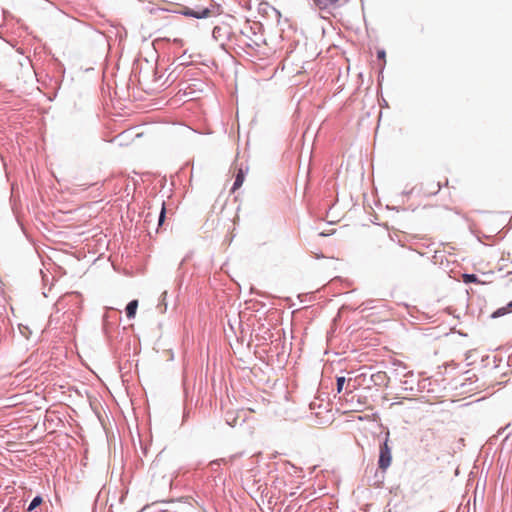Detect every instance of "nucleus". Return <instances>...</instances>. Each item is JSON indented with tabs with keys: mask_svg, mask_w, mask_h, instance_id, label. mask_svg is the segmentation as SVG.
Wrapping results in <instances>:
<instances>
[{
	"mask_svg": "<svg viewBox=\"0 0 512 512\" xmlns=\"http://www.w3.org/2000/svg\"><path fill=\"white\" fill-rule=\"evenodd\" d=\"M389 436L390 433L387 431L379 448L378 467L383 471H385L392 462V447L389 445Z\"/></svg>",
	"mask_w": 512,
	"mask_h": 512,
	"instance_id": "1",
	"label": "nucleus"
},
{
	"mask_svg": "<svg viewBox=\"0 0 512 512\" xmlns=\"http://www.w3.org/2000/svg\"><path fill=\"white\" fill-rule=\"evenodd\" d=\"M179 13L186 17L196 18V19H205L208 18L211 14V10L209 7H204L201 9H193L188 6H183Z\"/></svg>",
	"mask_w": 512,
	"mask_h": 512,
	"instance_id": "2",
	"label": "nucleus"
},
{
	"mask_svg": "<svg viewBox=\"0 0 512 512\" xmlns=\"http://www.w3.org/2000/svg\"><path fill=\"white\" fill-rule=\"evenodd\" d=\"M281 470L292 477H303V470L300 467L286 461L281 464Z\"/></svg>",
	"mask_w": 512,
	"mask_h": 512,
	"instance_id": "3",
	"label": "nucleus"
},
{
	"mask_svg": "<svg viewBox=\"0 0 512 512\" xmlns=\"http://www.w3.org/2000/svg\"><path fill=\"white\" fill-rule=\"evenodd\" d=\"M246 170H244L243 168H239L236 175H235V180H234V183H233V186L231 188V191L234 192L236 191L237 189H239L244 180H245V174H246Z\"/></svg>",
	"mask_w": 512,
	"mask_h": 512,
	"instance_id": "4",
	"label": "nucleus"
},
{
	"mask_svg": "<svg viewBox=\"0 0 512 512\" xmlns=\"http://www.w3.org/2000/svg\"><path fill=\"white\" fill-rule=\"evenodd\" d=\"M137 308H138V300H136V299L131 300L126 305L125 312H126V316H127L128 319L135 318V315H136V312H137Z\"/></svg>",
	"mask_w": 512,
	"mask_h": 512,
	"instance_id": "5",
	"label": "nucleus"
},
{
	"mask_svg": "<svg viewBox=\"0 0 512 512\" xmlns=\"http://www.w3.org/2000/svg\"><path fill=\"white\" fill-rule=\"evenodd\" d=\"M153 72H154V80L153 81L156 84L155 89H165L170 85V83H168L170 75L163 82L159 83L162 78V75H158V72L156 69H154Z\"/></svg>",
	"mask_w": 512,
	"mask_h": 512,
	"instance_id": "6",
	"label": "nucleus"
},
{
	"mask_svg": "<svg viewBox=\"0 0 512 512\" xmlns=\"http://www.w3.org/2000/svg\"><path fill=\"white\" fill-rule=\"evenodd\" d=\"M511 312V308H508V304L504 307H500L498 309H496L491 315L490 317L492 319H496V318H499V317H502L508 313Z\"/></svg>",
	"mask_w": 512,
	"mask_h": 512,
	"instance_id": "7",
	"label": "nucleus"
},
{
	"mask_svg": "<svg viewBox=\"0 0 512 512\" xmlns=\"http://www.w3.org/2000/svg\"><path fill=\"white\" fill-rule=\"evenodd\" d=\"M42 502H43L42 496L36 495L29 503V505L27 507V511L31 512V511L35 510L37 507H39L42 504Z\"/></svg>",
	"mask_w": 512,
	"mask_h": 512,
	"instance_id": "8",
	"label": "nucleus"
},
{
	"mask_svg": "<svg viewBox=\"0 0 512 512\" xmlns=\"http://www.w3.org/2000/svg\"><path fill=\"white\" fill-rule=\"evenodd\" d=\"M338 1L339 0H314L315 4L320 9H325V8L329 7L330 5H332V4H335Z\"/></svg>",
	"mask_w": 512,
	"mask_h": 512,
	"instance_id": "9",
	"label": "nucleus"
},
{
	"mask_svg": "<svg viewBox=\"0 0 512 512\" xmlns=\"http://www.w3.org/2000/svg\"><path fill=\"white\" fill-rule=\"evenodd\" d=\"M222 462H225V459H216L209 463V467L211 470L215 473H217L220 470V465Z\"/></svg>",
	"mask_w": 512,
	"mask_h": 512,
	"instance_id": "10",
	"label": "nucleus"
},
{
	"mask_svg": "<svg viewBox=\"0 0 512 512\" xmlns=\"http://www.w3.org/2000/svg\"><path fill=\"white\" fill-rule=\"evenodd\" d=\"M166 297H167V291H164V292L161 294L160 302H159V304H158V308H159L162 312H165V311H166V309H167Z\"/></svg>",
	"mask_w": 512,
	"mask_h": 512,
	"instance_id": "11",
	"label": "nucleus"
},
{
	"mask_svg": "<svg viewBox=\"0 0 512 512\" xmlns=\"http://www.w3.org/2000/svg\"><path fill=\"white\" fill-rule=\"evenodd\" d=\"M345 381H346V379L343 376H338L336 378V391H337V393H341L342 392L344 384H345Z\"/></svg>",
	"mask_w": 512,
	"mask_h": 512,
	"instance_id": "12",
	"label": "nucleus"
},
{
	"mask_svg": "<svg viewBox=\"0 0 512 512\" xmlns=\"http://www.w3.org/2000/svg\"><path fill=\"white\" fill-rule=\"evenodd\" d=\"M464 282L465 283H478L479 279L475 274H464Z\"/></svg>",
	"mask_w": 512,
	"mask_h": 512,
	"instance_id": "13",
	"label": "nucleus"
},
{
	"mask_svg": "<svg viewBox=\"0 0 512 512\" xmlns=\"http://www.w3.org/2000/svg\"><path fill=\"white\" fill-rule=\"evenodd\" d=\"M18 328H19V332L22 334V336L25 337L26 339H28L30 334L32 333L30 328L28 326H25L22 324H20Z\"/></svg>",
	"mask_w": 512,
	"mask_h": 512,
	"instance_id": "14",
	"label": "nucleus"
},
{
	"mask_svg": "<svg viewBox=\"0 0 512 512\" xmlns=\"http://www.w3.org/2000/svg\"><path fill=\"white\" fill-rule=\"evenodd\" d=\"M377 58H378L379 60H383V61H384V63L386 62V60H385V58H386V52H385V50H384V49H379V50L377 51ZM384 66H385V64H384V65L382 66V68H381V71H380V73H381V74L383 73Z\"/></svg>",
	"mask_w": 512,
	"mask_h": 512,
	"instance_id": "15",
	"label": "nucleus"
},
{
	"mask_svg": "<svg viewBox=\"0 0 512 512\" xmlns=\"http://www.w3.org/2000/svg\"><path fill=\"white\" fill-rule=\"evenodd\" d=\"M165 215H166L165 203L162 202V208H161L160 214L158 216L159 225H161L164 222L165 217H166Z\"/></svg>",
	"mask_w": 512,
	"mask_h": 512,
	"instance_id": "16",
	"label": "nucleus"
},
{
	"mask_svg": "<svg viewBox=\"0 0 512 512\" xmlns=\"http://www.w3.org/2000/svg\"><path fill=\"white\" fill-rule=\"evenodd\" d=\"M189 417H190V410L187 408H184L181 425H183L189 419Z\"/></svg>",
	"mask_w": 512,
	"mask_h": 512,
	"instance_id": "17",
	"label": "nucleus"
},
{
	"mask_svg": "<svg viewBox=\"0 0 512 512\" xmlns=\"http://www.w3.org/2000/svg\"><path fill=\"white\" fill-rule=\"evenodd\" d=\"M233 421H236V418H233V420H229V418L226 419L227 424L233 426Z\"/></svg>",
	"mask_w": 512,
	"mask_h": 512,
	"instance_id": "18",
	"label": "nucleus"
},
{
	"mask_svg": "<svg viewBox=\"0 0 512 512\" xmlns=\"http://www.w3.org/2000/svg\"><path fill=\"white\" fill-rule=\"evenodd\" d=\"M233 421H236V418H233V420H229V418L226 419L227 424L233 426Z\"/></svg>",
	"mask_w": 512,
	"mask_h": 512,
	"instance_id": "19",
	"label": "nucleus"
},
{
	"mask_svg": "<svg viewBox=\"0 0 512 512\" xmlns=\"http://www.w3.org/2000/svg\"><path fill=\"white\" fill-rule=\"evenodd\" d=\"M233 421H236V418H233V420H229V418L226 419L227 424L233 426Z\"/></svg>",
	"mask_w": 512,
	"mask_h": 512,
	"instance_id": "20",
	"label": "nucleus"
},
{
	"mask_svg": "<svg viewBox=\"0 0 512 512\" xmlns=\"http://www.w3.org/2000/svg\"><path fill=\"white\" fill-rule=\"evenodd\" d=\"M218 31H220V28H219V27H215V28L213 29V36H214V37H216V33H217Z\"/></svg>",
	"mask_w": 512,
	"mask_h": 512,
	"instance_id": "21",
	"label": "nucleus"
},
{
	"mask_svg": "<svg viewBox=\"0 0 512 512\" xmlns=\"http://www.w3.org/2000/svg\"><path fill=\"white\" fill-rule=\"evenodd\" d=\"M411 192H412V190H410V191H403V194L408 196V195L411 194Z\"/></svg>",
	"mask_w": 512,
	"mask_h": 512,
	"instance_id": "22",
	"label": "nucleus"
},
{
	"mask_svg": "<svg viewBox=\"0 0 512 512\" xmlns=\"http://www.w3.org/2000/svg\"><path fill=\"white\" fill-rule=\"evenodd\" d=\"M103 329H104V332L107 333V324L106 323L103 325Z\"/></svg>",
	"mask_w": 512,
	"mask_h": 512,
	"instance_id": "23",
	"label": "nucleus"
},
{
	"mask_svg": "<svg viewBox=\"0 0 512 512\" xmlns=\"http://www.w3.org/2000/svg\"><path fill=\"white\" fill-rule=\"evenodd\" d=\"M508 308H511V312H512V300L508 303Z\"/></svg>",
	"mask_w": 512,
	"mask_h": 512,
	"instance_id": "24",
	"label": "nucleus"
}]
</instances>
